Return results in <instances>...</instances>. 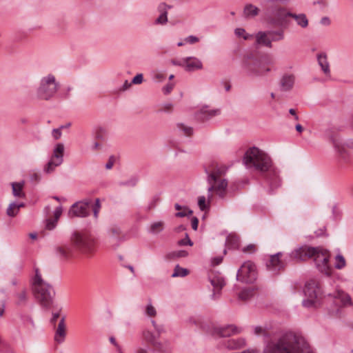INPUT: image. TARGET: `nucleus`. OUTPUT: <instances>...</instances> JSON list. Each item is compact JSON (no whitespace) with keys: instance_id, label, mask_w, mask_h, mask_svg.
I'll use <instances>...</instances> for the list:
<instances>
[{"instance_id":"nucleus-1","label":"nucleus","mask_w":353,"mask_h":353,"mask_svg":"<svg viewBox=\"0 0 353 353\" xmlns=\"http://www.w3.org/2000/svg\"><path fill=\"white\" fill-rule=\"evenodd\" d=\"M243 163L248 168H254L261 172H266L265 179L270 186V192L281 186L278 172L272 167L270 158L256 147L249 148L245 153Z\"/></svg>"},{"instance_id":"nucleus-2","label":"nucleus","mask_w":353,"mask_h":353,"mask_svg":"<svg viewBox=\"0 0 353 353\" xmlns=\"http://www.w3.org/2000/svg\"><path fill=\"white\" fill-rule=\"evenodd\" d=\"M263 353H313L309 344L301 336L287 332L269 342Z\"/></svg>"},{"instance_id":"nucleus-3","label":"nucleus","mask_w":353,"mask_h":353,"mask_svg":"<svg viewBox=\"0 0 353 353\" xmlns=\"http://www.w3.org/2000/svg\"><path fill=\"white\" fill-rule=\"evenodd\" d=\"M205 173L207 174V181L210 185L208 188V200L210 202L212 199V192H216L219 196L223 199L228 187L226 179L219 181V178L225 174L227 168L219 165L215 161H212L204 167Z\"/></svg>"},{"instance_id":"nucleus-4","label":"nucleus","mask_w":353,"mask_h":353,"mask_svg":"<svg viewBox=\"0 0 353 353\" xmlns=\"http://www.w3.org/2000/svg\"><path fill=\"white\" fill-rule=\"evenodd\" d=\"M272 63L268 56H259L249 53L244 56L242 68L246 75L250 77H261L271 71L270 65Z\"/></svg>"},{"instance_id":"nucleus-5","label":"nucleus","mask_w":353,"mask_h":353,"mask_svg":"<svg viewBox=\"0 0 353 353\" xmlns=\"http://www.w3.org/2000/svg\"><path fill=\"white\" fill-rule=\"evenodd\" d=\"M271 5L267 7L265 14L268 17L269 23L272 26L286 27L289 23L288 17L291 15V12L274 2V0L269 1Z\"/></svg>"},{"instance_id":"nucleus-6","label":"nucleus","mask_w":353,"mask_h":353,"mask_svg":"<svg viewBox=\"0 0 353 353\" xmlns=\"http://www.w3.org/2000/svg\"><path fill=\"white\" fill-rule=\"evenodd\" d=\"M71 241L81 254L88 257L93 256L96 249V241L91 235L74 232L71 236Z\"/></svg>"},{"instance_id":"nucleus-7","label":"nucleus","mask_w":353,"mask_h":353,"mask_svg":"<svg viewBox=\"0 0 353 353\" xmlns=\"http://www.w3.org/2000/svg\"><path fill=\"white\" fill-rule=\"evenodd\" d=\"M32 286L34 295L40 305L46 309L50 308L55 296L52 286L46 281Z\"/></svg>"},{"instance_id":"nucleus-8","label":"nucleus","mask_w":353,"mask_h":353,"mask_svg":"<svg viewBox=\"0 0 353 353\" xmlns=\"http://www.w3.org/2000/svg\"><path fill=\"white\" fill-rule=\"evenodd\" d=\"M304 293L307 299L303 301V306L316 307L320 304L323 293L320 283L317 280H309L305 285Z\"/></svg>"},{"instance_id":"nucleus-9","label":"nucleus","mask_w":353,"mask_h":353,"mask_svg":"<svg viewBox=\"0 0 353 353\" xmlns=\"http://www.w3.org/2000/svg\"><path fill=\"white\" fill-rule=\"evenodd\" d=\"M60 84L56 81L55 77L50 74L41 79L37 90V96L40 99L49 100L54 96Z\"/></svg>"},{"instance_id":"nucleus-10","label":"nucleus","mask_w":353,"mask_h":353,"mask_svg":"<svg viewBox=\"0 0 353 353\" xmlns=\"http://www.w3.org/2000/svg\"><path fill=\"white\" fill-rule=\"evenodd\" d=\"M316 248V253H315L312 257L314 258L317 269L326 276H330L332 274V268L329 265V252L320 248Z\"/></svg>"},{"instance_id":"nucleus-11","label":"nucleus","mask_w":353,"mask_h":353,"mask_svg":"<svg viewBox=\"0 0 353 353\" xmlns=\"http://www.w3.org/2000/svg\"><path fill=\"white\" fill-rule=\"evenodd\" d=\"M257 276L256 268L251 261L245 262L239 269L236 279L244 283H252Z\"/></svg>"},{"instance_id":"nucleus-12","label":"nucleus","mask_w":353,"mask_h":353,"mask_svg":"<svg viewBox=\"0 0 353 353\" xmlns=\"http://www.w3.org/2000/svg\"><path fill=\"white\" fill-rule=\"evenodd\" d=\"M92 201L90 199H85L74 203L68 211V216L74 217H86L90 214Z\"/></svg>"},{"instance_id":"nucleus-13","label":"nucleus","mask_w":353,"mask_h":353,"mask_svg":"<svg viewBox=\"0 0 353 353\" xmlns=\"http://www.w3.org/2000/svg\"><path fill=\"white\" fill-rule=\"evenodd\" d=\"M64 152V145L63 143H57L54 149L53 155L44 168L46 173H50L54 171L57 166L61 165L63 162Z\"/></svg>"},{"instance_id":"nucleus-14","label":"nucleus","mask_w":353,"mask_h":353,"mask_svg":"<svg viewBox=\"0 0 353 353\" xmlns=\"http://www.w3.org/2000/svg\"><path fill=\"white\" fill-rule=\"evenodd\" d=\"M282 256V252L272 254L266 263L267 270L273 275H278L281 271H283L285 269V263L281 259Z\"/></svg>"},{"instance_id":"nucleus-15","label":"nucleus","mask_w":353,"mask_h":353,"mask_svg":"<svg viewBox=\"0 0 353 353\" xmlns=\"http://www.w3.org/2000/svg\"><path fill=\"white\" fill-rule=\"evenodd\" d=\"M54 249L57 256L63 261L72 258L74 254V245L71 241L70 243L57 245Z\"/></svg>"},{"instance_id":"nucleus-16","label":"nucleus","mask_w":353,"mask_h":353,"mask_svg":"<svg viewBox=\"0 0 353 353\" xmlns=\"http://www.w3.org/2000/svg\"><path fill=\"white\" fill-rule=\"evenodd\" d=\"M315 253H316V248L303 245L292 251L290 256L299 261H305L307 259L312 258Z\"/></svg>"},{"instance_id":"nucleus-17","label":"nucleus","mask_w":353,"mask_h":353,"mask_svg":"<svg viewBox=\"0 0 353 353\" xmlns=\"http://www.w3.org/2000/svg\"><path fill=\"white\" fill-rule=\"evenodd\" d=\"M142 336L143 341L148 344L152 345L154 349L165 352L166 350L164 348V345L158 341V336L150 330H145L142 332Z\"/></svg>"},{"instance_id":"nucleus-18","label":"nucleus","mask_w":353,"mask_h":353,"mask_svg":"<svg viewBox=\"0 0 353 353\" xmlns=\"http://www.w3.org/2000/svg\"><path fill=\"white\" fill-rule=\"evenodd\" d=\"M241 329L234 325H228L223 327H215L214 334L221 337H229L232 334L240 333Z\"/></svg>"},{"instance_id":"nucleus-19","label":"nucleus","mask_w":353,"mask_h":353,"mask_svg":"<svg viewBox=\"0 0 353 353\" xmlns=\"http://www.w3.org/2000/svg\"><path fill=\"white\" fill-rule=\"evenodd\" d=\"M295 75L293 74H283L279 82L280 90L282 92H289L292 90L295 83Z\"/></svg>"},{"instance_id":"nucleus-20","label":"nucleus","mask_w":353,"mask_h":353,"mask_svg":"<svg viewBox=\"0 0 353 353\" xmlns=\"http://www.w3.org/2000/svg\"><path fill=\"white\" fill-rule=\"evenodd\" d=\"M209 280L211 285L214 288V293L212 294V299H214L216 295L215 292L217 291L218 292H219L221 290V289L225 286V282L222 276L214 273L211 274L209 276Z\"/></svg>"},{"instance_id":"nucleus-21","label":"nucleus","mask_w":353,"mask_h":353,"mask_svg":"<svg viewBox=\"0 0 353 353\" xmlns=\"http://www.w3.org/2000/svg\"><path fill=\"white\" fill-rule=\"evenodd\" d=\"M185 63V70L188 72H192L203 68L202 62L194 57H188L183 59Z\"/></svg>"},{"instance_id":"nucleus-22","label":"nucleus","mask_w":353,"mask_h":353,"mask_svg":"<svg viewBox=\"0 0 353 353\" xmlns=\"http://www.w3.org/2000/svg\"><path fill=\"white\" fill-rule=\"evenodd\" d=\"M65 317L62 316L58 326L55 330L54 340L58 343H62L66 335Z\"/></svg>"},{"instance_id":"nucleus-23","label":"nucleus","mask_w":353,"mask_h":353,"mask_svg":"<svg viewBox=\"0 0 353 353\" xmlns=\"http://www.w3.org/2000/svg\"><path fill=\"white\" fill-rule=\"evenodd\" d=\"M268 31H259L256 34V42L257 44L260 46H263L269 48H272V44L271 43L270 39L269 38Z\"/></svg>"},{"instance_id":"nucleus-24","label":"nucleus","mask_w":353,"mask_h":353,"mask_svg":"<svg viewBox=\"0 0 353 353\" xmlns=\"http://www.w3.org/2000/svg\"><path fill=\"white\" fill-rule=\"evenodd\" d=\"M318 63L321 68L323 73L326 76H330V64L327 61V55L325 53H320L317 54Z\"/></svg>"},{"instance_id":"nucleus-25","label":"nucleus","mask_w":353,"mask_h":353,"mask_svg":"<svg viewBox=\"0 0 353 353\" xmlns=\"http://www.w3.org/2000/svg\"><path fill=\"white\" fill-rule=\"evenodd\" d=\"M171 6H168L166 3H161L159 4V7H158V10L160 12H161V14H160V16L156 19V23H160V24H165L166 23V22L168 21V12H167V9L168 8H170Z\"/></svg>"},{"instance_id":"nucleus-26","label":"nucleus","mask_w":353,"mask_h":353,"mask_svg":"<svg viewBox=\"0 0 353 353\" xmlns=\"http://www.w3.org/2000/svg\"><path fill=\"white\" fill-rule=\"evenodd\" d=\"M12 194L15 197L25 198L26 194L23 191L24 186V181L12 182L11 183Z\"/></svg>"},{"instance_id":"nucleus-27","label":"nucleus","mask_w":353,"mask_h":353,"mask_svg":"<svg viewBox=\"0 0 353 353\" xmlns=\"http://www.w3.org/2000/svg\"><path fill=\"white\" fill-rule=\"evenodd\" d=\"M269 38L271 43L282 41L285 39V32L283 28L277 30H268Z\"/></svg>"},{"instance_id":"nucleus-28","label":"nucleus","mask_w":353,"mask_h":353,"mask_svg":"<svg viewBox=\"0 0 353 353\" xmlns=\"http://www.w3.org/2000/svg\"><path fill=\"white\" fill-rule=\"evenodd\" d=\"M219 110H201V112L198 114V118L201 121L208 120L210 118L219 114Z\"/></svg>"},{"instance_id":"nucleus-29","label":"nucleus","mask_w":353,"mask_h":353,"mask_svg":"<svg viewBox=\"0 0 353 353\" xmlns=\"http://www.w3.org/2000/svg\"><path fill=\"white\" fill-rule=\"evenodd\" d=\"M290 17L294 19L296 21L297 25L301 28H305L308 26V20L305 14H296L291 12Z\"/></svg>"},{"instance_id":"nucleus-30","label":"nucleus","mask_w":353,"mask_h":353,"mask_svg":"<svg viewBox=\"0 0 353 353\" xmlns=\"http://www.w3.org/2000/svg\"><path fill=\"white\" fill-rule=\"evenodd\" d=\"M259 9L252 5V4H247L243 10V14L245 17H254L259 14Z\"/></svg>"},{"instance_id":"nucleus-31","label":"nucleus","mask_w":353,"mask_h":353,"mask_svg":"<svg viewBox=\"0 0 353 353\" xmlns=\"http://www.w3.org/2000/svg\"><path fill=\"white\" fill-rule=\"evenodd\" d=\"M188 252L185 250L173 251L166 254L165 259L168 261H171L178 258H185L188 256Z\"/></svg>"},{"instance_id":"nucleus-32","label":"nucleus","mask_w":353,"mask_h":353,"mask_svg":"<svg viewBox=\"0 0 353 353\" xmlns=\"http://www.w3.org/2000/svg\"><path fill=\"white\" fill-rule=\"evenodd\" d=\"M164 229V223L163 221H157L152 223L149 228V232L157 234L162 232Z\"/></svg>"},{"instance_id":"nucleus-33","label":"nucleus","mask_w":353,"mask_h":353,"mask_svg":"<svg viewBox=\"0 0 353 353\" xmlns=\"http://www.w3.org/2000/svg\"><path fill=\"white\" fill-rule=\"evenodd\" d=\"M228 347L230 349H237L243 347L245 344V341L243 339L236 340L231 339L228 341Z\"/></svg>"},{"instance_id":"nucleus-34","label":"nucleus","mask_w":353,"mask_h":353,"mask_svg":"<svg viewBox=\"0 0 353 353\" xmlns=\"http://www.w3.org/2000/svg\"><path fill=\"white\" fill-rule=\"evenodd\" d=\"M254 294V290L252 289H244L239 294V299L243 301H248Z\"/></svg>"},{"instance_id":"nucleus-35","label":"nucleus","mask_w":353,"mask_h":353,"mask_svg":"<svg viewBox=\"0 0 353 353\" xmlns=\"http://www.w3.org/2000/svg\"><path fill=\"white\" fill-rule=\"evenodd\" d=\"M189 273V270L186 268H181L179 265L175 266L174 272L172 275V277L177 276H185L188 275Z\"/></svg>"},{"instance_id":"nucleus-36","label":"nucleus","mask_w":353,"mask_h":353,"mask_svg":"<svg viewBox=\"0 0 353 353\" xmlns=\"http://www.w3.org/2000/svg\"><path fill=\"white\" fill-rule=\"evenodd\" d=\"M17 304L18 305H25L27 301V292L26 290H23L21 292L17 294Z\"/></svg>"},{"instance_id":"nucleus-37","label":"nucleus","mask_w":353,"mask_h":353,"mask_svg":"<svg viewBox=\"0 0 353 353\" xmlns=\"http://www.w3.org/2000/svg\"><path fill=\"white\" fill-rule=\"evenodd\" d=\"M34 270L35 274H34V276L32 279V285H35V284H39V283H41L45 281L42 278V276L41 274L39 269L38 268L35 267Z\"/></svg>"},{"instance_id":"nucleus-38","label":"nucleus","mask_w":353,"mask_h":353,"mask_svg":"<svg viewBox=\"0 0 353 353\" xmlns=\"http://www.w3.org/2000/svg\"><path fill=\"white\" fill-rule=\"evenodd\" d=\"M19 210L15 207V202L11 203L6 210V214L8 216L14 217L18 213Z\"/></svg>"},{"instance_id":"nucleus-39","label":"nucleus","mask_w":353,"mask_h":353,"mask_svg":"<svg viewBox=\"0 0 353 353\" xmlns=\"http://www.w3.org/2000/svg\"><path fill=\"white\" fill-rule=\"evenodd\" d=\"M335 260H336V263H335L334 267L336 269L340 270L345 266V258L342 255H341V254L336 255L335 257Z\"/></svg>"},{"instance_id":"nucleus-40","label":"nucleus","mask_w":353,"mask_h":353,"mask_svg":"<svg viewBox=\"0 0 353 353\" xmlns=\"http://www.w3.org/2000/svg\"><path fill=\"white\" fill-rule=\"evenodd\" d=\"M177 127L186 136H191L193 134V128L192 127L185 125L183 123H178Z\"/></svg>"},{"instance_id":"nucleus-41","label":"nucleus","mask_w":353,"mask_h":353,"mask_svg":"<svg viewBox=\"0 0 353 353\" xmlns=\"http://www.w3.org/2000/svg\"><path fill=\"white\" fill-rule=\"evenodd\" d=\"M105 130L103 128H98L95 131V138L99 140H104Z\"/></svg>"},{"instance_id":"nucleus-42","label":"nucleus","mask_w":353,"mask_h":353,"mask_svg":"<svg viewBox=\"0 0 353 353\" xmlns=\"http://www.w3.org/2000/svg\"><path fill=\"white\" fill-rule=\"evenodd\" d=\"M193 213V211L188 209L187 207L183 206V210L181 212H178L175 214L176 217H184L186 216L191 215Z\"/></svg>"},{"instance_id":"nucleus-43","label":"nucleus","mask_w":353,"mask_h":353,"mask_svg":"<svg viewBox=\"0 0 353 353\" xmlns=\"http://www.w3.org/2000/svg\"><path fill=\"white\" fill-rule=\"evenodd\" d=\"M145 312L149 316H155L157 315L156 309L151 303L147 305Z\"/></svg>"},{"instance_id":"nucleus-44","label":"nucleus","mask_w":353,"mask_h":353,"mask_svg":"<svg viewBox=\"0 0 353 353\" xmlns=\"http://www.w3.org/2000/svg\"><path fill=\"white\" fill-rule=\"evenodd\" d=\"M173 110V105L170 103H166L161 105L159 111L165 112H171Z\"/></svg>"},{"instance_id":"nucleus-45","label":"nucleus","mask_w":353,"mask_h":353,"mask_svg":"<svg viewBox=\"0 0 353 353\" xmlns=\"http://www.w3.org/2000/svg\"><path fill=\"white\" fill-rule=\"evenodd\" d=\"M254 334L257 336H259V335H263L265 336H268V331L265 328L262 327L261 326H256L254 327Z\"/></svg>"},{"instance_id":"nucleus-46","label":"nucleus","mask_w":353,"mask_h":353,"mask_svg":"<svg viewBox=\"0 0 353 353\" xmlns=\"http://www.w3.org/2000/svg\"><path fill=\"white\" fill-rule=\"evenodd\" d=\"M198 205L201 210H205L208 206L206 205V199L204 196H201L198 199Z\"/></svg>"},{"instance_id":"nucleus-47","label":"nucleus","mask_w":353,"mask_h":353,"mask_svg":"<svg viewBox=\"0 0 353 353\" xmlns=\"http://www.w3.org/2000/svg\"><path fill=\"white\" fill-rule=\"evenodd\" d=\"M57 223V220L48 219L46 220V228L47 230H52L56 227Z\"/></svg>"},{"instance_id":"nucleus-48","label":"nucleus","mask_w":353,"mask_h":353,"mask_svg":"<svg viewBox=\"0 0 353 353\" xmlns=\"http://www.w3.org/2000/svg\"><path fill=\"white\" fill-rule=\"evenodd\" d=\"M179 245H192L193 242L189 238L188 233H185V237L181 240H180L178 243Z\"/></svg>"},{"instance_id":"nucleus-49","label":"nucleus","mask_w":353,"mask_h":353,"mask_svg":"<svg viewBox=\"0 0 353 353\" xmlns=\"http://www.w3.org/2000/svg\"><path fill=\"white\" fill-rule=\"evenodd\" d=\"M234 32L236 36L243 37L245 40L250 38L249 34H245V30L243 28H236Z\"/></svg>"},{"instance_id":"nucleus-50","label":"nucleus","mask_w":353,"mask_h":353,"mask_svg":"<svg viewBox=\"0 0 353 353\" xmlns=\"http://www.w3.org/2000/svg\"><path fill=\"white\" fill-rule=\"evenodd\" d=\"M137 182H138V179L137 178H132L126 181L121 182L120 183V185H124V186L134 187L137 185Z\"/></svg>"},{"instance_id":"nucleus-51","label":"nucleus","mask_w":353,"mask_h":353,"mask_svg":"<svg viewBox=\"0 0 353 353\" xmlns=\"http://www.w3.org/2000/svg\"><path fill=\"white\" fill-rule=\"evenodd\" d=\"M100 208H101L100 199L97 198L95 200V204L92 208L94 216L95 218H97L98 216V213L99 212Z\"/></svg>"},{"instance_id":"nucleus-52","label":"nucleus","mask_w":353,"mask_h":353,"mask_svg":"<svg viewBox=\"0 0 353 353\" xmlns=\"http://www.w3.org/2000/svg\"><path fill=\"white\" fill-rule=\"evenodd\" d=\"M143 79V74H138L132 79L131 83L139 84V83H142Z\"/></svg>"},{"instance_id":"nucleus-53","label":"nucleus","mask_w":353,"mask_h":353,"mask_svg":"<svg viewBox=\"0 0 353 353\" xmlns=\"http://www.w3.org/2000/svg\"><path fill=\"white\" fill-rule=\"evenodd\" d=\"M185 41L187 43L193 44V43H195L198 42L199 41V39L196 36L190 35V36H188V37H186Z\"/></svg>"},{"instance_id":"nucleus-54","label":"nucleus","mask_w":353,"mask_h":353,"mask_svg":"<svg viewBox=\"0 0 353 353\" xmlns=\"http://www.w3.org/2000/svg\"><path fill=\"white\" fill-rule=\"evenodd\" d=\"M341 300L343 304H351V298L350 296L347 294H341Z\"/></svg>"},{"instance_id":"nucleus-55","label":"nucleus","mask_w":353,"mask_h":353,"mask_svg":"<svg viewBox=\"0 0 353 353\" xmlns=\"http://www.w3.org/2000/svg\"><path fill=\"white\" fill-rule=\"evenodd\" d=\"M115 161V158L114 156H110L109 157L108 163L105 164V168L110 170L112 168L114 163Z\"/></svg>"},{"instance_id":"nucleus-56","label":"nucleus","mask_w":353,"mask_h":353,"mask_svg":"<svg viewBox=\"0 0 353 353\" xmlns=\"http://www.w3.org/2000/svg\"><path fill=\"white\" fill-rule=\"evenodd\" d=\"M61 214H62V207L59 206L54 210V219H55L58 221V219L61 216Z\"/></svg>"},{"instance_id":"nucleus-57","label":"nucleus","mask_w":353,"mask_h":353,"mask_svg":"<svg viewBox=\"0 0 353 353\" xmlns=\"http://www.w3.org/2000/svg\"><path fill=\"white\" fill-rule=\"evenodd\" d=\"M52 136L55 140L59 139L61 136V129L56 128L52 130Z\"/></svg>"},{"instance_id":"nucleus-58","label":"nucleus","mask_w":353,"mask_h":353,"mask_svg":"<svg viewBox=\"0 0 353 353\" xmlns=\"http://www.w3.org/2000/svg\"><path fill=\"white\" fill-rule=\"evenodd\" d=\"M173 88H174L173 83H168L163 88V91L164 94H169L172 91Z\"/></svg>"},{"instance_id":"nucleus-59","label":"nucleus","mask_w":353,"mask_h":353,"mask_svg":"<svg viewBox=\"0 0 353 353\" xmlns=\"http://www.w3.org/2000/svg\"><path fill=\"white\" fill-rule=\"evenodd\" d=\"M243 252H254L255 251V246L252 244H250L243 248Z\"/></svg>"},{"instance_id":"nucleus-60","label":"nucleus","mask_w":353,"mask_h":353,"mask_svg":"<svg viewBox=\"0 0 353 353\" xmlns=\"http://www.w3.org/2000/svg\"><path fill=\"white\" fill-rule=\"evenodd\" d=\"M59 317V312H55V313H52V317L50 319V323L52 325H53L54 326H55V323H56V322H57V321Z\"/></svg>"},{"instance_id":"nucleus-61","label":"nucleus","mask_w":353,"mask_h":353,"mask_svg":"<svg viewBox=\"0 0 353 353\" xmlns=\"http://www.w3.org/2000/svg\"><path fill=\"white\" fill-rule=\"evenodd\" d=\"M199 219L196 217H193L192 219V228L194 230H196L198 228Z\"/></svg>"},{"instance_id":"nucleus-62","label":"nucleus","mask_w":353,"mask_h":353,"mask_svg":"<svg viewBox=\"0 0 353 353\" xmlns=\"http://www.w3.org/2000/svg\"><path fill=\"white\" fill-rule=\"evenodd\" d=\"M222 260L221 256L214 257L212 259V263L213 265H218L222 262Z\"/></svg>"},{"instance_id":"nucleus-63","label":"nucleus","mask_w":353,"mask_h":353,"mask_svg":"<svg viewBox=\"0 0 353 353\" xmlns=\"http://www.w3.org/2000/svg\"><path fill=\"white\" fill-rule=\"evenodd\" d=\"M320 23L323 26H329L330 24V19L327 17H324L321 19Z\"/></svg>"},{"instance_id":"nucleus-64","label":"nucleus","mask_w":353,"mask_h":353,"mask_svg":"<svg viewBox=\"0 0 353 353\" xmlns=\"http://www.w3.org/2000/svg\"><path fill=\"white\" fill-rule=\"evenodd\" d=\"M30 179L32 181L38 182L40 179V176L37 173H33L30 176Z\"/></svg>"}]
</instances>
